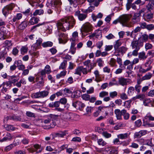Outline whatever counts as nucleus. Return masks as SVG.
<instances>
[{"label":"nucleus","instance_id":"59","mask_svg":"<svg viewBox=\"0 0 154 154\" xmlns=\"http://www.w3.org/2000/svg\"><path fill=\"white\" fill-rule=\"evenodd\" d=\"M146 29L149 30H151L154 29V25L153 24L147 25Z\"/></svg>","mask_w":154,"mask_h":154},{"label":"nucleus","instance_id":"2","mask_svg":"<svg viewBox=\"0 0 154 154\" xmlns=\"http://www.w3.org/2000/svg\"><path fill=\"white\" fill-rule=\"evenodd\" d=\"M131 16L129 14H125L123 16L119 19H116L113 22V24H116L120 22L123 26L130 27L131 25L129 23V21Z\"/></svg>","mask_w":154,"mask_h":154},{"label":"nucleus","instance_id":"1","mask_svg":"<svg viewBox=\"0 0 154 154\" xmlns=\"http://www.w3.org/2000/svg\"><path fill=\"white\" fill-rule=\"evenodd\" d=\"M75 23V21L72 16L64 17L58 21L57 26L59 29L65 32L72 28Z\"/></svg>","mask_w":154,"mask_h":154},{"label":"nucleus","instance_id":"55","mask_svg":"<svg viewBox=\"0 0 154 154\" xmlns=\"http://www.w3.org/2000/svg\"><path fill=\"white\" fill-rule=\"evenodd\" d=\"M143 126L146 127H151V123H149L147 121H143Z\"/></svg>","mask_w":154,"mask_h":154},{"label":"nucleus","instance_id":"11","mask_svg":"<svg viewBox=\"0 0 154 154\" xmlns=\"http://www.w3.org/2000/svg\"><path fill=\"white\" fill-rule=\"evenodd\" d=\"M75 15L77 16L79 19L80 21H83L87 17V14H81L79 11L75 12Z\"/></svg>","mask_w":154,"mask_h":154},{"label":"nucleus","instance_id":"5","mask_svg":"<svg viewBox=\"0 0 154 154\" xmlns=\"http://www.w3.org/2000/svg\"><path fill=\"white\" fill-rule=\"evenodd\" d=\"M92 30V26L91 24L87 23L84 24L81 29V31L82 32V35L85 36V35H84V33H88L90 32Z\"/></svg>","mask_w":154,"mask_h":154},{"label":"nucleus","instance_id":"20","mask_svg":"<svg viewBox=\"0 0 154 154\" xmlns=\"http://www.w3.org/2000/svg\"><path fill=\"white\" fill-rule=\"evenodd\" d=\"M138 14L135 13L132 19V22L134 23H135L140 21L139 16Z\"/></svg>","mask_w":154,"mask_h":154},{"label":"nucleus","instance_id":"45","mask_svg":"<svg viewBox=\"0 0 154 154\" xmlns=\"http://www.w3.org/2000/svg\"><path fill=\"white\" fill-rule=\"evenodd\" d=\"M109 64L111 66H117L116 60L113 58H111L109 62Z\"/></svg>","mask_w":154,"mask_h":154},{"label":"nucleus","instance_id":"13","mask_svg":"<svg viewBox=\"0 0 154 154\" xmlns=\"http://www.w3.org/2000/svg\"><path fill=\"white\" fill-rule=\"evenodd\" d=\"M71 42L77 43L78 42V32L75 31L72 34V37L70 39Z\"/></svg>","mask_w":154,"mask_h":154},{"label":"nucleus","instance_id":"44","mask_svg":"<svg viewBox=\"0 0 154 154\" xmlns=\"http://www.w3.org/2000/svg\"><path fill=\"white\" fill-rule=\"evenodd\" d=\"M90 96L87 94H84L82 96V98L84 100H89L90 99Z\"/></svg>","mask_w":154,"mask_h":154},{"label":"nucleus","instance_id":"48","mask_svg":"<svg viewBox=\"0 0 154 154\" xmlns=\"http://www.w3.org/2000/svg\"><path fill=\"white\" fill-rule=\"evenodd\" d=\"M152 77V74L150 73H148L142 78V80H148L150 79Z\"/></svg>","mask_w":154,"mask_h":154},{"label":"nucleus","instance_id":"57","mask_svg":"<svg viewBox=\"0 0 154 154\" xmlns=\"http://www.w3.org/2000/svg\"><path fill=\"white\" fill-rule=\"evenodd\" d=\"M96 65V64L95 63H90L89 66H90V69L88 70V72H90L91 71V70L93 69V68L95 67Z\"/></svg>","mask_w":154,"mask_h":154},{"label":"nucleus","instance_id":"35","mask_svg":"<svg viewBox=\"0 0 154 154\" xmlns=\"http://www.w3.org/2000/svg\"><path fill=\"white\" fill-rule=\"evenodd\" d=\"M27 26V23L26 22L24 21L20 24L18 26L19 29L23 30Z\"/></svg>","mask_w":154,"mask_h":154},{"label":"nucleus","instance_id":"7","mask_svg":"<svg viewBox=\"0 0 154 154\" xmlns=\"http://www.w3.org/2000/svg\"><path fill=\"white\" fill-rule=\"evenodd\" d=\"M14 7V4L12 3L5 6L2 9L3 15L5 17L7 16L10 13V11L12 10Z\"/></svg>","mask_w":154,"mask_h":154},{"label":"nucleus","instance_id":"39","mask_svg":"<svg viewBox=\"0 0 154 154\" xmlns=\"http://www.w3.org/2000/svg\"><path fill=\"white\" fill-rule=\"evenodd\" d=\"M138 57L140 59L145 60L147 58L145 53L144 52H140L139 54Z\"/></svg>","mask_w":154,"mask_h":154},{"label":"nucleus","instance_id":"30","mask_svg":"<svg viewBox=\"0 0 154 154\" xmlns=\"http://www.w3.org/2000/svg\"><path fill=\"white\" fill-rule=\"evenodd\" d=\"M80 0H73L69 4L71 5H72L74 7L76 8L77 7V5L80 4Z\"/></svg>","mask_w":154,"mask_h":154},{"label":"nucleus","instance_id":"38","mask_svg":"<svg viewBox=\"0 0 154 154\" xmlns=\"http://www.w3.org/2000/svg\"><path fill=\"white\" fill-rule=\"evenodd\" d=\"M67 64V61L66 60H63V61L60 64L59 67V69H65L66 68V65Z\"/></svg>","mask_w":154,"mask_h":154},{"label":"nucleus","instance_id":"37","mask_svg":"<svg viewBox=\"0 0 154 154\" xmlns=\"http://www.w3.org/2000/svg\"><path fill=\"white\" fill-rule=\"evenodd\" d=\"M97 142L99 145L102 146H105L106 144V143L102 138L98 139Z\"/></svg>","mask_w":154,"mask_h":154},{"label":"nucleus","instance_id":"3","mask_svg":"<svg viewBox=\"0 0 154 154\" xmlns=\"http://www.w3.org/2000/svg\"><path fill=\"white\" fill-rule=\"evenodd\" d=\"M58 115L51 114L46 119L43 121L44 123L48 124L50 127L53 128L56 125L55 121L57 119Z\"/></svg>","mask_w":154,"mask_h":154},{"label":"nucleus","instance_id":"40","mask_svg":"<svg viewBox=\"0 0 154 154\" xmlns=\"http://www.w3.org/2000/svg\"><path fill=\"white\" fill-rule=\"evenodd\" d=\"M82 66L78 67L75 69V72L74 74L78 75L80 76L81 75L82 70Z\"/></svg>","mask_w":154,"mask_h":154},{"label":"nucleus","instance_id":"8","mask_svg":"<svg viewBox=\"0 0 154 154\" xmlns=\"http://www.w3.org/2000/svg\"><path fill=\"white\" fill-rule=\"evenodd\" d=\"M128 80L127 79L122 77L119 78H118V82L113 83V84L116 85H120L124 86L127 85V82H128Z\"/></svg>","mask_w":154,"mask_h":154},{"label":"nucleus","instance_id":"27","mask_svg":"<svg viewBox=\"0 0 154 154\" xmlns=\"http://www.w3.org/2000/svg\"><path fill=\"white\" fill-rule=\"evenodd\" d=\"M153 15L152 13L148 14L144 17V20L146 21H149L150 19L153 18Z\"/></svg>","mask_w":154,"mask_h":154},{"label":"nucleus","instance_id":"47","mask_svg":"<svg viewBox=\"0 0 154 154\" xmlns=\"http://www.w3.org/2000/svg\"><path fill=\"white\" fill-rule=\"evenodd\" d=\"M120 98L122 100H126L128 99V97L126 94L125 93H121L120 95Z\"/></svg>","mask_w":154,"mask_h":154},{"label":"nucleus","instance_id":"33","mask_svg":"<svg viewBox=\"0 0 154 154\" xmlns=\"http://www.w3.org/2000/svg\"><path fill=\"white\" fill-rule=\"evenodd\" d=\"M44 11L42 9L36 10L33 13V15L35 16L37 15H41L43 14Z\"/></svg>","mask_w":154,"mask_h":154},{"label":"nucleus","instance_id":"10","mask_svg":"<svg viewBox=\"0 0 154 154\" xmlns=\"http://www.w3.org/2000/svg\"><path fill=\"white\" fill-rule=\"evenodd\" d=\"M72 105L77 109H79L80 110H81L85 106V105L84 103L79 101L72 102Z\"/></svg>","mask_w":154,"mask_h":154},{"label":"nucleus","instance_id":"16","mask_svg":"<svg viewBox=\"0 0 154 154\" xmlns=\"http://www.w3.org/2000/svg\"><path fill=\"white\" fill-rule=\"evenodd\" d=\"M148 38L149 36L148 35L146 34H143L138 38V39L142 40L143 43V42H146L147 41Z\"/></svg>","mask_w":154,"mask_h":154},{"label":"nucleus","instance_id":"32","mask_svg":"<svg viewBox=\"0 0 154 154\" xmlns=\"http://www.w3.org/2000/svg\"><path fill=\"white\" fill-rule=\"evenodd\" d=\"M53 45V43L51 42H47L43 43L42 44V46L44 48H46L47 47H51Z\"/></svg>","mask_w":154,"mask_h":154},{"label":"nucleus","instance_id":"58","mask_svg":"<svg viewBox=\"0 0 154 154\" xmlns=\"http://www.w3.org/2000/svg\"><path fill=\"white\" fill-rule=\"evenodd\" d=\"M134 123L136 126L139 127L141 126L142 122L140 119H138Z\"/></svg>","mask_w":154,"mask_h":154},{"label":"nucleus","instance_id":"31","mask_svg":"<svg viewBox=\"0 0 154 154\" xmlns=\"http://www.w3.org/2000/svg\"><path fill=\"white\" fill-rule=\"evenodd\" d=\"M141 27L139 26H137L136 27L134 30L131 33V36L133 37V35H136V33L137 32H139L141 30Z\"/></svg>","mask_w":154,"mask_h":154},{"label":"nucleus","instance_id":"46","mask_svg":"<svg viewBox=\"0 0 154 154\" xmlns=\"http://www.w3.org/2000/svg\"><path fill=\"white\" fill-rule=\"evenodd\" d=\"M131 102L132 100H131L125 101L124 103V106L128 108H130Z\"/></svg>","mask_w":154,"mask_h":154},{"label":"nucleus","instance_id":"23","mask_svg":"<svg viewBox=\"0 0 154 154\" xmlns=\"http://www.w3.org/2000/svg\"><path fill=\"white\" fill-rule=\"evenodd\" d=\"M122 44V43L121 41L119 40H117L115 42V44L114 45V47L115 51L118 49L119 47H120Z\"/></svg>","mask_w":154,"mask_h":154},{"label":"nucleus","instance_id":"52","mask_svg":"<svg viewBox=\"0 0 154 154\" xmlns=\"http://www.w3.org/2000/svg\"><path fill=\"white\" fill-rule=\"evenodd\" d=\"M44 70L48 74H49L51 72L50 66L48 65H47L45 66Z\"/></svg>","mask_w":154,"mask_h":154},{"label":"nucleus","instance_id":"49","mask_svg":"<svg viewBox=\"0 0 154 154\" xmlns=\"http://www.w3.org/2000/svg\"><path fill=\"white\" fill-rule=\"evenodd\" d=\"M102 135L106 138H108L111 137V134L106 131H103L102 133Z\"/></svg>","mask_w":154,"mask_h":154},{"label":"nucleus","instance_id":"6","mask_svg":"<svg viewBox=\"0 0 154 154\" xmlns=\"http://www.w3.org/2000/svg\"><path fill=\"white\" fill-rule=\"evenodd\" d=\"M140 40L138 39L132 42L131 44V45L133 49H136L139 50L140 47L143 45V43Z\"/></svg>","mask_w":154,"mask_h":154},{"label":"nucleus","instance_id":"51","mask_svg":"<svg viewBox=\"0 0 154 154\" xmlns=\"http://www.w3.org/2000/svg\"><path fill=\"white\" fill-rule=\"evenodd\" d=\"M54 0H48L47 5L48 6L54 7Z\"/></svg>","mask_w":154,"mask_h":154},{"label":"nucleus","instance_id":"24","mask_svg":"<svg viewBox=\"0 0 154 154\" xmlns=\"http://www.w3.org/2000/svg\"><path fill=\"white\" fill-rule=\"evenodd\" d=\"M34 147L35 148L34 149L35 152H36L37 153L40 152L42 150V148L41 146L38 144H36L34 145Z\"/></svg>","mask_w":154,"mask_h":154},{"label":"nucleus","instance_id":"18","mask_svg":"<svg viewBox=\"0 0 154 154\" xmlns=\"http://www.w3.org/2000/svg\"><path fill=\"white\" fill-rule=\"evenodd\" d=\"M76 44L75 43L71 42L69 51L72 54H74L75 52L76 48L75 47V46Z\"/></svg>","mask_w":154,"mask_h":154},{"label":"nucleus","instance_id":"4","mask_svg":"<svg viewBox=\"0 0 154 154\" xmlns=\"http://www.w3.org/2000/svg\"><path fill=\"white\" fill-rule=\"evenodd\" d=\"M49 94L48 91H44L34 93L32 94L31 97L34 98H41L47 96Z\"/></svg>","mask_w":154,"mask_h":154},{"label":"nucleus","instance_id":"25","mask_svg":"<svg viewBox=\"0 0 154 154\" xmlns=\"http://www.w3.org/2000/svg\"><path fill=\"white\" fill-rule=\"evenodd\" d=\"M129 136V135L127 133H125L120 134L117 135V137L119 139H127Z\"/></svg>","mask_w":154,"mask_h":154},{"label":"nucleus","instance_id":"61","mask_svg":"<svg viewBox=\"0 0 154 154\" xmlns=\"http://www.w3.org/2000/svg\"><path fill=\"white\" fill-rule=\"evenodd\" d=\"M81 138L80 137H75L72 138V141L76 142H81Z\"/></svg>","mask_w":154,"mask_h":154},{"label":"nucleus","instance_id":"50","mask_svg":"<svg viewBox=\"0 0 154 154\" xmlns=\"http://www.w3.org/2000/svg\"><path fill=\"white\" fill-rule=\"evenodd\" d=\"M94 6H90L86 10L84 11V12L86 14L90 13L94 10Z\"/></svg>","mask_w":154,"mask_h":154},{"label":"nucleus","instance_id":"26","mask_svg":"<svg viewBox=\"0 0 154 154\" xmlns=\"http://www.w3.org/2000/svg\"><path fill=\"white\" fill-rule=\"evenodd\" d=\"M112 151V148L110 147H106L103 151L104 154H111Z\"/></svg>","mask_w":154,"mask_h":154},{"label":"nucleus","instance_id":"12","mask_svg":"<svg viewBox=\"0 0 154 154\" xmlns=\"http://www.w3.org/2000/svg\"><path fill=\"white\" fill-rule=\"evenodd\" d=\"M149 63L150 61H149L146 62L145 64V67L148 66V67L147 68L143 69L142 67H140L139 69V72L141 73H144L150 70L151 69L152 67L149 65Z\"/></svg>","mask_w":154,"mask_h":154},{"label":"nucleus","instance_id":"19","mask_svg":"<svg viewBox=\"0 0 154 154\" xmlns=\"http://www.w3.org/2000/svg\"><path fill=\"white\" fill-rule=\"evenodd\" d=\"M145 95L143 94H140L137 95L136 96L133 97L132 99V100H135L136 99H140V100H143L144 99Z\"/></svg>","mask_w":154,"mask_h":154},{"label":"nucleus","instance_id":"28","mask_svg":"<svg viewBox=\"0 0 154 154\" xmlns=\"http://www.w3.org/2000/svg\"><path fill=\"white\" fill-rule=\"evenodd\" d=\"M66 73V71L64 70L61 71L59 74L56 75V78L57 79H59L65 76Z\"/></svg>","mask_w":154,"mask_h":154},{"label":"nucleus","instance_id":"53","mask_svg":"<svg viewBox=\"0 0 154 154\" xmlns=\"http://www.w3.org/2000/svg\"><path fill=\"white\" fill-rule=\"evenodd\" d=\"M97 63H98V65L100 67H102L103 66V64L104 62L101 58H99L97 60Z\"/></svg>","mask_w":154,"mask_h":154},{"label":"nucleus","instance_id":"62","mask_svg":"<svg viewBox=\"0 0 154 154\" xmlns=\"http://www.w3.org/2000/svg\"><path fill=\"white\" fill-rule=\"evenodd\" d=\"M146 8L149 11H151L153 9V6L151 4H148L146 6Z\"/></svg>","mask_w":154,"mask_h":154},{"label":"nucleus","instance_id":"41","mask_svg":"<svg viewBox=\"0 0 154 154\" xmlns=\"http://www.w3.org/2000/svg\"><path fill=\"white\" fill-rule=\"evenodd\" d=\"M7 56V54L6 52H2L0 53V60H4Z\"/></svg>","mask_w":154,"mask_h":154},{"label":"nucleus","instance_id":"56","mask_svg":"<svg viewBox=\"0 0 154 154\" xmlns=\"http://www.w3.org/2000/svg\"><path fill=\"white\" fill-rule=\"evenodd\" d=\"M28 48L26 46L23 47L21 49V53L22 54H24L25 53L27 52Z\"/></svg>","mask_w":154,"mask_h":154},{"label":"nucleus","instance_id":"63","mask_svg":"<svg viewBox=\"0 0 154 154\" xmlns=\"http://www.w3.org/2000/svg\"><path fill=\"white\" fill-rule=\"evenodd\" d=\"M35 77L34 76H29L28 78V80L29 82H32L33 83H34L35 82Z\"/></svg>","mask_w":154,"mask_h":154},{"label":"nucleus","instance_id":"21","mask_svg":"<svg viewBox=\"0 0 154 154\" xmlns=\"http://www.w3.org/2000/svg\"><path fill=\"white\" fill-rule=\"evenodd\" d=\"M126 50L127 49L125 47L122 46L118 48V49H117L115 51L118 53H120L122 54H123L125 52Z\"/></svg>","mask_w":154,"mask_h":154},{"label":"nucleus","instance_id":"34","mask_svg":"<svg viewBox=\"0 0 154 154\" xmlns=\"http://www.w3.org/2000/svg\"><path fill=\"white\" fill-rule=\"evenodd\" d=\"M55 137H63L64 136L66 135V133L65 131H60L58 133H55Z\"/></svg>","mask_w":154,"mask_h":154},{"label":"nucleus","instance_id":"54","mask_svg":"<svg viewBox=\"0 0 154 154\" xmlns=\"http://www.w3.org/2000/svg\"><path fill=\"white\" fill-rule=\"evenodd\" d=\"M117 95L118 93L116 91L111 92L109 93V96L112 98H114V97H117Z\"/></svg>","mask_w":154,"mask_h":154},{"label":"nucleus","instance_id":"29","mask_svg":"<svg viewBox=\"0 0 154 154\" xmlns=\"http://www.w3.org/2000/svg\"><path fill=\"white\" fill-rule=\"evenodd\" d=\"M22 17V15L21 13H18L17 15L14 16V17L12 20V21L13 22H15L17 20H19L21 19Z\"/></svg>","mask_w":154,"mask_h":154},{"label":"nucleus","instance_id":"15","mask_svg":"<svg viewBox=\"0 0 154 154\" xmlns=\"http://www.w3.org/2000/svg\"><path fill=\"white\" fill-rule=\"evenodd\" d=\"M39 21L38 18L37 17H32L29 23V25H33L37 23Z\"/></svg>","mask_w":154,"mask_h":154},{"label":"nucleus","instance_id":"22","mask_svg":"<svg viewBox=\"0 0 154 154\" xmlns=\"http://www.w3.org/2000/svg\"><path fill=\"white\" fill-rule=\"evenodd\" d=\"M72 116V113H67L64 114L63 116V118L67 120L71 119Z\"/></svg>","mask_w":154,"mask_h":154},{"label":"nucleus","instance_id":"36","mask_svg":"<svg viewBox=\"0 0 154 154\" xmlns=\"http://www.w3.org/2000/svg\"><path fill=\"white\" fill-rule=\"evenodd\" d=\"M5 128L8 131H14L16 129V128L14 127L13 126L11 125H6V126H5Z\"/></svg>","mask_w":154,"mask_h":154},{"label":"nucleus","instance_id":"9","mask_svg":"<svg viewBox=\"0 0 154 154\" xmlns=\"http://www.w3.org/2000/svg\"><path fill=\"white\" fill-rule=\"evenodd\" d=\"M126 112H127V111L125 109H123L121 111L120 109H115L114 111L117 119L118 120L122 119V114L125 113Z\"/></svg>","mask_w":154,"mask_h":154},{"label":"nucleus","instance_id":"64","mask_svg":"<svg viewBox=\"0 0 154 154\" xmlns=\"http://www.w3.org/2000/svg\"><path fill=\"white\" fill-rule=\"evenodd\" d=\"M152 47V45L149 43H146L145 45V48L146 50L151 49Z\"/></svg>","mask_w":154,"mask_h":154},{"label":"nucleus","instance_id":"17","mask_svg":"<svg viewBox=\"0 0 154 154\" xmlns=\"http://www.w3.org/2000/svg\"><path fill=\"white\" fill-rule=\"evenodd\" d=\"M42 40L41 38H39L36 40V42L32 46L34 48H35V50L37 49L38 48L39 46L42 43Z\"/></svg>","mask_w":154,"mask_h":154},{"label":"nucleus","instance_id":"43","mask_svg":"<svg viewBox=\"0 0 154 154\" xmlns=\"http://www.w3.org/2000/svg\"><path fill=\"white\" fill-rule=\"evenodd\" d=\"M108 95V92L106 91H102L99 93V96L100 97L103 98Z\"/></svg>","mask_w":154,"mask_h":154},{"label":"nucleus","instance_id":"42","mask_svg":"<svg viewBox=\"0 0 154 154\" xmlns=\"http://www.w3.org/2000/svg\"><path fill=\"white\" fill-rule=\"evenodd\" d=\"M10 119L13 120L15 121H20L21 120V118L18 116H13L10 117Z\"/></svg>","mask_w":154,"mask_h":154},{"label":"nucleus","instance_id":"60","mask_svg":"<svg viewBox=\"0 0 154 154\" xmlns=\"http://www.w3.org/2000/svg\"><path fill=\"white\" fill-rule=\"evenodd\" d=\"M94 74L95 75L96 79H98L100 78V74L99 71L96 70L94 72Z\"/></svg>","mask_w":154,"mask_h":154},{"label":"nucleus","instance_id":"14","mask_svg":"<svg viewBox=\"0 0 154 154\" xmlns=\"http://www.w3.org/2000/svg\"><path fill=\"white\" fill-rule=\"evenodd\" d=\"M8 83H4L0 85V91L3 93L6 92L8 91L7 87L8 86Z\"/></svg>","mask_w":154,"mask_h":154}]
</instances>
